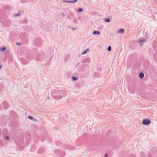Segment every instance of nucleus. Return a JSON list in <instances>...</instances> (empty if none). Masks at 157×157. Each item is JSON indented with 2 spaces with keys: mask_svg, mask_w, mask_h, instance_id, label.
I'll list each match as a JSON object with an SVG mask.
<instances>
[{
  "mask_svg": "<svg viewBox=\"0 0 157 157\" xmlns=\"http://www.w3.org/2000/svg\"><path fill=\"white\" fill-rule=\"evenodd\" d=\"M151 123V121L149 119H144L143 120L142 124L145 125H147Z\"/></svg>",
  "mask_w": 157,
  "mask_h": 157,
  "instance_id": "f257e3e1",
  "label": "nucleus"
},
{
  "mask_svg": "<svg viewBox=\"0 0 157 157\" xmlns=\"http://www.w3.org/2000/svg\"><path fill=\"white\" fill-rule=\"evenodd\" d=\"M55 152L56 154H57V155L60 157H63L65 155L64 153L61 151H56Z\"/></svg>",
  "mask_w": 157,
  "mask_h": 157,
  "instance_id": "f03ea898",
  "label": "nucleus"
},
{
  "mask_svg": "<svg viewBox=\"0 0 157 157\" xmlns=\"http://www.w3.org/2000/svg\"><path fill=\"white\" fill-rule=\"evenodd\" d=\"M128 90L129 92L130 93H133L134 92V89L132 87H131L130 86L128 87Z\"/></svg>",
  "mask_w": 157,
  "mask_h": 157,
  "instance_id": "7ed1b4c3",
  "label": "nucleus"
},
{
  "mask_svg": "<svg viewBox=\"0 0 157 157\" xmlns=\"http://www.w3.org/2000/svg\"><path fill=\"white\" fill-rule=\"evenodd\" d=\"M44 151L45 150L43 148H40L38 150V152L40 154H43Z\"/></svg>",
  "mask_w": 157,
  "mask_h": 157,
  "instance_id": "20e7f679",
  "label": "nucleus"
},
{
  "mask_svg": "<svg viewBox=\"0 0 157 157\" xmlns=\"http://www.w3.org/2000/svg\"><path fill=\"white\" fill-rule=\"evenodd\" d=\"M3 107L5 109H6L8 107V105L6 102H5L3 103Z\"/></svg>",
  "mask_w": 157,
  "mask_h": 157,
  "instance_id": "39448f33",
  "label": "nucleus"
},
{
  "mask_svg": "<svg viewBox=\"0 0 157 157\" xmlns=\"http://www.w3.org/2000/svg\"><path fill=\"white\" fill-rule=\"evenodd\" d=\"M144 75L143 73L141 72L139 74V77L140 78L142 79L144 77Z\"/></svg>",
  "mask_w": 157,
  "mask_h": 157,
  "instance_id": "423d86ee",
  "label": "nucleus"
},
{
  "mask_svg": "<svg viewBox=\"0 0 157 157\" xmlns=\"http://www.w3.org/2000/svg\"><path fill=\"white\" fill-rule=\"evenodd\" d=\"M90 51V49L89 48H87L86 49L85 51H84L82 53V54H84L86 53L87 52H88Z\"/></svg>",
  "mask_w": 157,
  "mask_h": 157,
  "instance_id": "0eeeda50",
  "label": "nucleus"
},
{
  "mask_svg": "<svg viewBox=\"0 0 157 157\" xmlns=\"http://www.w3.org/2000/svg\"><path fill=\"white\" fill-rule=\"evenodd\" d=\"M93 34L96 35H99L100 34V33L99 31H95L93 32Z\"/></svg>",
  "mask_w": 157,
  "mask_h": 157,
  "instance_id": "6e6552de",
  "label": "nucleus"
},
{
  "mask_svg": "<svg viewBox=\"0 0 157 157\" xmlns=\"http://www.w3.org/2000/svg\"><path fill=\"white\" fill-rule=\"evenodd\" d=\"M124 32V30L123 29H120L119 31H118V33H123Z\"/></svg>",
  "mask_w": 157,
  "mask_h": 157,
  "instance_id": "1a4fd4ad",
  "label": "nucleus"
},
{
  "mask_svg": "<svg viewBox=\"0 0 157 157\" xmlns=\"http://www.w3.org/2000/svg\"><path fill=\"white\" fill-rule=\"evenodd\" d=\"M144 41V40L143 38H140L138 40L139 42H142Z\"/></svg>",
  "mask_w": 157,
  "mask_h": 157,
  "instance_id": "9d476101",
  "label": "nucleus"
},
{
  "mask_svg": "<svg viewBox=\"0 0 157 157\" xmlns=\"http://www.w3.org/2000/svg\"><path fill=\"white\" fill-rule=\"evenodd\" d=\"M78 11L79 12H82L83 11V9L82 8H80L78 9Z\"/></svg>",
  "mask_w": 157,
  "mask_h": 157,
  "instance_id": "9b49d317",
  "label": "nucleus"
},
{
  "mask_svg": "<svg viewBox=\"0 0 157 157\" xmlns=\"http://www.w3.org/2000/svg\"><path fill=\"white\" fill-rule=\"evenodd\" d=\"M105 22H109L110 21V19L109 18H106L105 20Z\"/></svg>",
  "mask_w": 157,
  "mask_h": 157,
  "instance_id": "f8f14e48",
  "label": "nucleus"
},
{
  "mask_svg": "<svg viewBox=\"0 0 157 157\" xmlns=\"http://www.w3.org/2000/svg\"><path fill=\"white\" fill-rule=\"evenodd\" d=\"M6 49V48L5 47H3L1 49V51H5Z\"/></svg>",
  "mask_w": 157,
  "mask_h": 157,
  "instance_id": "ddd939ff",
  "label": "nucleus"
},
{
  "mask_svg": "<svg viewBox=\"0 0 157 157\" xmlns=\"http://www.w3.org/2000/svg\"><path fill=\"white\" fill-rule=\"evenodd\" d=\"M111 50V46H109L107 48V50L109 51H110Z\"/></svg>",
  "mask_w": 157,
  "mask_h": 157,
  "instance_id": "4468645a",
  "label": "nucleus"
},
{
  "mask_svg": "<svg viewBox=\"0 0 157 157\" xmlns=\"http://www.w3.org/2000/svg\"><path fill=\"white\" fill-rule=\"evenodd\" d=\"M63 2H67V3H72V2H72V0L69 1H64Z\"/></svg>",
  "mask_w": 157,
  "mask_h": 157,
  "instance_id": "2eb2a0df",
  "label": "nucleus"
},
{
  "mask_svg": "<svg viewBox=\"0 0 157 157\" xmlns=\"http://www.w3.org/2000/svg\"><path fill=\"white\" fill-rule=\"evenodd\" d=\"M78 1V0H72L73 3H75Z\"/></svg>",
  "mask_w": 157,
  "mask_h": 157,
  "instance_id": "dca6fc26",
  "label": "nucleus"
},
{
  "mask_svg": "<svg viewBox=\"0 0 157 157\" xmlns=\"http://www.w3.org/2000/svg\"><path fill=\"white\" fill-rule=\"evenodd\" d=\"M28 118L30 119V120H33V117H32V116H29L28 117Z\"/></svg>",
  "mask_w": 157,
  "mask_h": 157,
  "instance_id": "f3484780",
  "label": "nucleus"
},
{
  "mask_svg": "<svg viewBox=\"0 0 157 157\" xmlns=\"http://www.w3.org/2000/svg\"><path fill=\"white\" fill-rule=\"evenodd\" d=\"M72 79L74 80H76L77 79V78L76 77H73Z\"/></svg>",
  "mask_w": 157,
  "mask_h": 157,
  "instance_id": "a211bd4d",
  "label": "nucleus"
},
{
  "mask_svg": "<svg viewBox=\"0 0 157 157\" xmlns=\"http://www.w3.org/2000/svg\"><path fill=\"white\" fill-rule=\"evenodd\" d=\"M141 157H146L145 156L144 154V153H142L141 155Z\"/></svg>",
  "mask_w": 157,
  "mask_h": 157,
  "instance_id": "6ab92c4d",
  "label": "nucleus"
},
{
  "mask_svg": "<svg viewBox=\"0 0 157 157\" xmlns=\"http://www.w3.org/2000/svg\"><path fill=\"white\" fill-rule=\"evenodd\" d=\"M15 16H20V13H18L17 14H15L14 15Z\"/></svg>",
  "mask_w": 157,
  "mask_h": 157,
  "instance_id": "aec40b11",
  "label": "nucleus"
},
{
  "mask_svg": "<svg viewBox=\"0 0 157 157\" xmlns=\"http://www.w3.org/2000/svg\"><path fill=\"white\" fill-rule=\"evenodd\" d=\"M5 138L6 140H8L9 139V137L8 136H6L5 137Z\"/></svg>",
  "mask_w": 157,
  "mask_h": 157,
  "instance_id": "412c9836",
  "label": "nucleus"
},
{
  "mask_svg": "<svg viewBox=\"0 0 157 157\" xmlns=\"http://www.w3.org/2000/svg\"><path fill=\"white\" fill-rule=\"evenodd\" d=\"M24 23H26L27 22V20L26 19H25L24 20Z\"/></svg>",
  "mask_w": 157,
  "mask_h": 157,
  "instance_id": "4be33fe9",
  "label": "nucleus"
},
{
  "mask_svg": "<svg viewBox=\"0 0 157 157\" xmlns=\"http://www.w3.org/2000/svg\"><path fill=\"white\" fill-rule=\"evenodd\" d=\"M16 44L17 45H21V44L20 43H17Z\"/></svg>",
  "mask_w": 157,
  "mask_h": 157,
  "instance_id": "5701e85b",
  "label": "nucleus"
},
{
  "mask_svg": "<svg viewBox=\"0 0 157 157\" xmlns=\"http://www.w3.org/2000/svg\"><path fill=\"white\" fill-rule=\"evenodd\" d=\"M68 149H71V150H73V148L72 147H70L69 148H68Z\"/></svg>",
  "mask_w": 157,
  "mask_h": 157,
  "instance_id": "b1692460",
  "label": "nucleus"
},
{
  "mask_svg": "<svg viewBox=\"0 0 157 157\" xmlns=\"http://www.w3.org/2000/svg\"><path fill=\"white\" fill-rule=\"evenodd\" d=\"M77 28H73L72 29L73 30H75Z\"/></svg>",
  "mask_w": 157,
  "mask_h": 157,
  "instance_id": "393cba45",
  "label": "nucleus"
},
{
  "mask_svg": "<svg viewBox=\"0 0 157 157\" xmlns=\"http://www.w3.org/2000/svg\"><path fill=\"white\" fill-rule=\"evenodd\" d=\"M105 157H107V154H106V153L105 154Z\"/></svg>",
  "mask_w": 157,
  "mask_h": 157,
  "instance_id": "a878e982",
  "label": "nucleus"
},
{
  "mask_svg": "<svg viewBox=\"0 0 157 157\" xmlns=\"http://www.w3.org/2000/svg\"><path fill=\"white\" fill-rule=\"evenodd\" d=\"M140 46H142L143 45V44L141 43V44H140Z\"/></svg>",
  "mask_w": 157,
  "mask_h": 157,
  "instance_id": "bb28decb",
  "label": "nucleus"
},
{
  "mask_svg": "<svg viewBox=\"0 0 157 157\" xmlns=\"http://www.w3.org/2000/svg\"><path fill=\"white\" fill-rule=\"evenodd\" d=\"M155 2H157V0H154Z\"/></svg>",
  "mask_w": 157,
  "mask_h": 157,
  "instance_id": "cd10ccee",
  "label": "nucleus"
},
{
  "mask_svg": "<svg viewBox=\"0 0 157 157\" xmlns=\"http://www.w3.org/2000/svg\"><path fill=\"white\" fill-rule=\"evenodd\" d=\"M1 65H0V69L1 68Z\"/></svg>",
  "mask_w": 157,
  "mask_h": 157,
  "instance_id": "c85d7f7f",
  "label": "nucleus"
},
{
  "mask_svg": "<svg viewBox=\"0 0 157 157\" xmlns=\"http://www.w3.org/2000/svg\"><path fill=\"white\" fill-rule=\"evenodd\" d=\"M58 98V99H60V98Z\"/></svg>",
  "mask_w": 157,
  "mask_h": 157,
  "instance_id": "c756f323",
  "label": "nucleus"
},
{
  "mask_svg": "<svg viewBox=\"0 0 157 157\" xmlns=\"http://www.w3.org/2000/svg\"><path fill=\"white\" fill-rule=\"evenodd\" d=\"M68 28H69V26H68ZM70 28H71V27H70Z\"/></svg>",
  "mask_w": 157,
  "mask_h": 157,
  "instance_id": "7c9ffc66",
  "label": "nucleus"
},
{
  "mask_svg": "<svg viewBox=\"0 0 157 157\" xmlns=\"http://www.w3.org/2000/svg\"><path fill=\"white\" fill-rule=\"evenodd\" d=\"M8 26H8V25L7 26V27H8Z\"/></svg>",
  "mask_w": 157,
  "mask_h": 157,
  "instance_id": "2f4dec72",
  "label": "nucleus"
}]
</instances>
